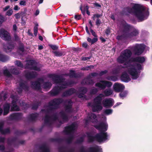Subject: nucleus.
I'll list each match as a JSON object with an SVG mask.
<instances>
[{"instance_id":"f257e3e1","label":"nucleus","mask_w":152,"mask_h":152,"mask_svg":"<svg viewBox=\"0 0 152 152\" xmlns=\"http://www.w3.org/2000/svg\"><path fill=\"white\" fill-rule=\"evenodd\" d=\"M48 77L52 79L53 81L55 83L59 84L61 86H55L51 91L50 93L51 96H56L58 95L61 91L68 86H72V85L75 84L73 80H70L65 81V78L61 75L56 74H50Z\"/></svg>"},{"instance_id":"f03ea898","label":"nucleus","mask_w":152,"mask_h":152,"mask_svg":"<svg viewBox=\"0 0 152 152\" xmlns=\"http://www.w3.org/2000/svg\"><path fill=\"white\" fill-rule=\"evenodd\" d=\"M132 52L129 49H126L122 51L117 59V62L120 64H124V65L129 66L133 62H137L143 63L145 61V58L143 56H138L131 58Z\"/></svg>"},{"instance_id":"7ed1b4c3","label":"nucleus","mask_w":152,"mask_h":152,"mask_svg":"<svg viewBox=\"0 0 152 152\" xmlns=\"http://www.w3.org/2000/svg\"><path fill=\"white\" fill-rule=\"evenodd\" d=\"M145 10L144 7L138 4H135L132 8L127 7L124 8L121 12L122 15H127L128 13H133L137 18L140 22L144 20V12Z\"/></svg>"},{"instance_id":"20e7f679","label":"nucleus","mask_w":152,"mask_h":152,"mask_svg":"<svg viewBox=\"0 0 152 152\" xmlns=\"http://www.w3.org/2000/svg\"><path fill=\"white\" fill-rule=\"evenodd\" d=\"M123 32L126 33L127 38H131L138 36L139 31L132 26L128 24L126 21L122 20L120 24Z\"/></svg>"},{"instance_id":"39448f33","label":"nucleus","mask_w":152,"mask_h":152,"mask_svg":"<svg viewBox=\"0 0 152 152\" xmlns=\"http://www.w3.org/2000/svg\"><path fill=\"white\" fill-rule=\"evenodd\" d=\"M64 100L62 98H56L48 102V108L46 109H42L41 112L44 113L45 115L53 113L55 110L59 108L60 104L63 102Z\"/></svg>"},{"instance_id":"423d86ee","label":"nucleus","mask_w":152,"mask_h":152,"mask_svg":"<svg viewBox=\"0 0 152 152\" xmlns=\"http://www.w3.org/2000/svg\"><path fill=\"white\" fill-rule=\"evenodd\" d=\"M37 62L34 60H29L27 61L24 69H29L37 71H40V68L36 66Z\"/></svg>"},{"instance_id":"0eeeda50","label":"nucleus","mask_w":152,"mask_h":152,"mask_svg":"<svg viewBox=\"0 0 152 152\" xmlns=\"http://www.w3.org/2000/svg\"><path fill=\"white\" fill-rule=\"evenodd\" d=\"M58 119V114L57 112L53 113L50 116L48 114L45 115L44 118V124H50L51 121H56Z\"/></svg>"},{"instance_id":"6e6552de","label":"nucleus","mask_w":152,"mask_h":152,"mask_svg":"<svg viewBox=\"0 0 152 152\" xmlns=\"http://www.w3.org/2000/svg\"><path fill=\"white\" fill-rule=\"evenodd\" d=\"M108 135L107 132H101L96 134V141L101 142L108 139Z\"/></svg>"},{"instance_id":"1a4fd4ad","label":"nucleus","mask_w":152,"mask_h":152,"mask_svg":"<svg viewBox=\"0 0 152 152\" xmlns=\"http://www.w3.org/2000/svg\"><path fill=\"white\" fill-rule=\"evenodd\" d=\"M112 85V83L111 82L106 80H101L100 82L96 83L95 86L99 88L101 90H103L106 87H110Z\"/></svg>"},{"instance_id":"9d476101","label":"nucleus","mask_w":152,"mask_h":152,"mask_svg":"<svg viewBox=\"0 0 152 152\" xmlns=\"http://www.w3.org/2000/svg\"><path fill=\"white\" fill-rule=\"evenodd\" d=\"M134 54L137 55H140L144 51L145 47L142 44H136L132 47Z\"/></svg>"},{"instance_id":"9b49d317","label":"nucleus","mask_w":152,"mask_h":152,"mask_svg":"<svg viewBox=\"0 0 152 152\" xmlns=\"http://www.w3.org/2000/svg\"><path fill=\"white\" fill-rule=\"evenodd\" d=\"M94 127L100 132H105L108 129V124L103 122H101L97 125H94Z\"/></svg>"},{"instance_id":"f8f14e48","label":"nucleus","mask_w":152,"mask_h":152,"mask_svg":"<svg viewBox=\"0 0 152 152\" xmlns=\"http://www.w3.org/2000/svg\"><path fill=\"white\" fill-rule=\"evenodd\" d=\"M0 37L3 40L7 41H9L11 39L10 34L3 28H1L0 30Z\"/></svg>"},{"instance_id":"ddd939ff","label":"nucleus","mask_w":152,"mask_h":152,"mask_svg":"<svg viewBox=\"0 0 152 152\" xmlns=\"http://www.w3.org/2000/svg\"><path fill=\"white\" fill-rule=\"evenodd\" d=\"M65 103H67V104L64 105V108L66 112L68 113H72L73 103L72 101L70 99H67L65 100Z\"/></svg>"},{"instance_id":"4468645a","label":"nucleus","mask_w":152,"mask_h":152,"mask_svg":"<svg viewBox=\"0 0 152 152\" xmlns=\"http://www.w3.org/2000/svg\"><path fill=\"white\" fill-rule=\"evenodd\" d=\"M25 77L28 80H30L36 78L37 75V72L34 71H25Z\"/></svg>"},{"instance_id":"2eb2a0df","label":"nucleus","mask_w":152,"mask_h":152,"mask_svg":"<svg viewBox=\"0 0 152 152\" xmlns=\"http://www.w3.org/2000/svg\"><path fill=\"white\" fill-rule=\"evenodd\" d=\"M128 68V72L129 74L132 77L133 79H136L139 77L137 69L133 66H130Z\"/></svg>"},{"instance_id":"dca6fc26","label":"nucleus","mask_w":152,"mask_h":152,"mask_svg":"<svg viewBox=\"0 0 152 152\" xmlns=\"http://www.w3.org/2000/svg\"><path fill=\"white\" fill-rule=\"evenodd\" d=\"M89 29L92 34L95 37L93 39H91L89 37H88L87 38V41L89 43H91V45H92L96 42L98 41V39L97 38V36L96 32L91 29V27H90Z\"/></svg>"},{"instance_id":"f3484780","label":"nucleus","mask_w":152,"mask_h":152,"mask_svg":"<svg viewBox=\"0 0 152 152\" xmlns=\"http://www.w3.org/2000/svg\"><path fill=\"white\" fill-rule=\"evenodd\" d=\"M19 87L18 88V91L19 94L22 93L23 90L28 91L29 89V87L26 84L23 82H20L19 83Z\"/></svg>"},{"instance_id":"a211bd4d","label":"nucleus","mask_w":152,"mask_h":152,"mask_svg":"<svg viewBox=\"0 0 152 152\" xmlns=\"http://www.w3.org/2000/svg\"><path fill=\"white\" fill-rule=\"evenodd\" d=\"M102 104L103 106L106 108H110L113 105L112 99L111 98L105 99L103 100L102 102Z\"/></svg>"},{"instance_id":"6ab92c4d","label":"nucleus","mask_w":152,"mask_h":152,"mask_svg":"<svg viewBox=\"0 0 152 152\" xmlns=\"http://www.w3.org/2000/svg\"><path fill=\"white\" fill-rule=\"evenodd\" d=\"M75 125L73 123L71 125L66 126L64 127V132H65L66 134H70L71 133L74 131L75 130Z\"/></svg>"},{"instance_id":"aec40b11","label":"nucleus","mask_w":152,"mask_h":152,"mask_svg":"<svg viewBox=\"0 0 152 152\" xmlns=\"http://www.w3.org/2000/svg\"><path fill=\"white\" fill-rule=\"evenodd\" d=\"M113 88L115 92H119L123 91L125 87L124 86L121 84L115 83L113 85Z\"/></svg>"},{"instance_id":"412c9836","label":"nucleus","mask_w":152,"mask_h":152,"mask_svg":"<svg viewBox=\"0 0 152 152\" xmlns=\"http://www.w3.org/2000/svg\"><path fill=\"white\" fill-rule=\"evenodd\" d=\"M77 91L73 88H71L64 92L62 94V97L70 96L76 93Z\"/></svg>"},{"instance_id":"4be33fe9","label":"nucleus","mask_w":152,"mask_h":152,"mask_svg":"<svg viewBox=\"0 0 152 152\" xmlns=\"http://www.w3.org/2000/svg\"><path fill=\"white\" fill-rule=\"evenodd\" d=\"M81 83L82 84L93 85L94 82L91 79V77L88 75L82 80Z\"/></svg>"},{"instance_id":"5701e85b","label":"nucleus","mask_w":152,"mask_h":152,"mask_svg":"<svg viewBox=\"0 0 152 152\" xmlns=\"http://www.w3.org/2000/svg\"><path fill=\"white\" fill-rule=\"evenodd\" d=\"M31 88L37 91H41V84L38 81L32 82L31 85Z\"/></svg>"},{"instance_id":"b1692460","label":"nucleus","mask_w":152,"mask_h":152,"mask_svg":"<svg viewBox=\"0 0 152 152\" xmlns=\"http://www.w3.org/2000/svg\"><path fill=\"white\" fill-rule=\"evenodd\" d=\"M23 114L21 113H13L10 115V118L13 120L19 121L22 118Z\"/></svg>"},{"instance_id":"393cba45","label":"nucleus","mask_w":152,"mask_h":152,"mask_svg":"<svg viewBox=\"0 0 152 152\" xmlns=\"http://www.w3.org/2000/svg\"><path fill=\"white\" fill-rule=\"evenodd\" d=\"M88 150V152H102V149L97 145L89 148Z\"/></svg>"},{"instance_id":"a878e982","label":"nucleus","mask_w":152,"mask_h":152,"mask_svg":"<svg viewBox=\"0 0 152 152\" xmlns=\"http://www.w3.org/2000/svg\"><path fill=\"white\" fill-rule=\"evenodd\" d=\"M69 76L70 78H80L81 77V75L75 72V71L70 70L69 73L66 75Z\"/></svg>"},{"instance_id":"bb28decb","label":"nucleus","mask_w":152,"mask_h":152,"mask_svg":"<svg viewBox=\"0 0 152 152\" xmlns=\"http://www.w3.org/2000/svg\"><path fill=\"white\" fill-rule=\"evenodd\" d=\"M92 110L93 112H96L100 111L102 109V107L101 104H96L94 103L91 105Z\"/></svg>"},{"instance_id":"cd10ccee","label":"nucleus","mask_w":152,"mask_h":152,"mask_svg":"<svg viewBox=\"0 0 152 152\" xmlns=\"http://www.w3.org/2000/svg\"><path fill=\"white\" fill-rule=\"evenodd\" d=\"M104 96V95L103 94H100L94 99V103L96 104H101L102 98Z\"/></svg>"},{"instance_id":"c85d7f7f","label":"nucleus","mask_w":152,"mask_h":152,"mask_svg":"<svg viewBox=\"0 0 152 152\" xmlns=\"http://www.w3.org/2000/svg\"><path fill=\"white\" fill-rule=\"evenodd\" d=\"M3 107L4 110L3 115H6L10 112V105L9 103H6L3 105Z\"/></svg>"},{"instance_id":"c756f323","label":"nucleus","mask_w":152,"mask_h":152,"mask_svg":"<svg viewBox=\"0 0 152 152\" xmlns=\"http://www.w3.org/2000/svg\"><path fill=\"white\" fill-rule=\"evenodd\" d=\"M59 114L60 117L63 120V121H67L69 120L68 116L64 111H61L60 112Z\"/></svg>"},{"instance_id":"7c9ffc66","label":"nucleus","mask_w":152,"mask_h":152,"mask_svg":"<svg viewBox=\"0 0 152 152\" xmlns=\"http://www.w3.org/2000/svg\"><path fill=\"white\" fill-rule=\"evenodd\" d=\"M121 78L123 81L125 82H128L130 80L129 76L126 72H124L122 74Z\"/></svg>"},{"instance_id":"2f4dec72","label":"nucleus","mask_w":152,"mask_h":152,"mask_svg":"<svg viewBox=\"0 0 152 152\" xmlns=\"http://www.w3.org/2000/svg\"><path fill=\"white\" fill-rule=\"evenodd\" d=\"M40 152H50L49 148L45 144H43L39 147Z\"/></svg>"},{"instance_id":"473e14b6","label":"nucleus","mask_w":152,"mask_h":152,"mask_svg":"<svg viewBox=\"0 0 152 152\" xmlns=\"http://www.w3.org/2000/svg\"><path fill=\"white\" fill-rule=\"evenodd\" d=\"M39 115L38 113H32L28 117L29 120L31 121H35L37 119Z\"/></svg>"},{"instance_id":"72a5a7b5","label":"nucleus","mask_w":152,"mask_h":152,"mask_svg":"<svg viewBox=\"0 0 152 152\" xmlns=\"http://www.w3.org/2000/svg\"><path fill=\"white\" fill-rule=\"evenodd\" d=\"M88 119L92 123H96L98 121L96 116L94 113H91L89 116Z\"/></svg>"},{"instance_id":"f704fd0d","label":"nucleus","mask_w":152,"mask_h":152,"mask_svg":"<svg viewBox=\"0 0 152 152\" xmlns=\"http://www.w3.org/2000/svg\"><path fill=\"white\" fill-rule=\"evenodd\" d=\"M14 48V44L12 42H10L8 43V46L6 49V51L7 53H9L11 52L12 50Z\"/></svg>"},{"instance_id":"c9c22d12","label":"nucleus","mask_w":152,"mask_h":152,"mask_svg":"<svg viewBox=\"0 0 152 152\" xmlns=\"http://www.w3.org/2000/svg\"><path fill=\"white\" fill-rule=\"evenodd\" d=\"M88 141L89 142H94L95 140H96V135L94 136L91 135L89 133H87Z\"/></svg>"},{"instance_id":"e433bc0d","label":"nucleus","mask_w":152,"mask_h":152,"mask_svg":"<svg viewBox=\"0 0 152 152\" xmlns=\"http://www.w3.org/2000/svg\"><path fill=\"white\" fill-rule=\"evenodd\" d=\"M131 64L130 65H128L129 66H125L126 67H128L129 66H133L137 70H140L142 69L141 65L139 64L135 63L133 64Z\"/></svg>"},{"instance_id":"4c0bfd02","label":"nucleus","mask_w":152,"mask_h":152,"mask_svg":"<svg viewBox=\"0 0 152 152\" xmlns=\"http://www.w3.org/2000/svg\"><path fill=\"white\" fill-rule=\"evenodd\" d=\"M41 104V102H37L33 103L32 105L31 109L33 110H36Z\"/></svg>"},{"instance_id":"58836bf2","label":"nucleus","mask_w":152,"mask_h":152,"mask_svg":"<svg viewBox=\"0 0 152 152\" xmlns=\"http://www.w3.org/2000/svg\"><path fill=\"white\" fill-rule=\"evenodd\" d=\"M49 141L51 142H56L58 143H61L64 141V139L59 138H51L50 139Z\"/></svg>"},{"instance_id":"ea45409f","label":"nucleus","mask_w":152,"mask_h":152,"mask_svg":"<svg viewBox=\"0 0 152 152\" xmlns=\"http://www.w3.org/2000/svg\"><path fill=\"white\" fill-rule=\"evenodd\" d=\"M9 60V57L8 56L0 54V61L3 62H5Z\"/></svg>"},{"instance_id":"a19ab883","label":"nucleus","mask_w":152,"mask_h":152,"mask_svg":"<svg viewBox=\"0 0 152 152\" xmlns=\"http://www.w3.org/2000/svg\"><path fill=\"white\" fill-rule=\"evenodd\" d=\"M20 110L19 107L17 104H13L12 105L11 107L10 111H18Z\"/></svg>"},{"instance_id":"79ce46f5","label":"nucleus","mask_w":152,"mask_h":152,"mask_svg":"<svg viewBox=\"0 0 152 152\" xmlns=\"http://www.w3.org/2000/svg\"><path fill=\"white\" fill-rule=\"evenodd\" d=\"M52 52L55 56L57 57H60L65 55L64 52L63 51H53Z\"/></svg>"},{"instance_id":"37998d69","label":"nucleus","mask_w":152,"mask_h":152,"mask_svg":"<svg viewBox=\"0 0 152 152\" xmlns=\"http://www.w3.org/2000/svg\"><path fill=\"white\" fill-rule=\"evenodd\" d=\"M52 86V84L49 82H45L43 85V88L45 89L50 88Z\"/></svg>"},{"instance_id":"c03bdc74","label":"nucleus","mask_w":152,"mask_h":152,"mask_svg":"<svg viewBox=\"0 0 152 152\" xmlns=\"http://www.w3.org/2000/svg\"><path fill=\"white\" fill-rule=\"evenodd\" d=\"M103 93L104 94V96H108L112 94L113 91L110 89H106L104 91Z\"/></svg>"},{"instance_id":"a18cd8bd","label":"nucleus","mask_w":152,"mask_h":152,"mask_svg":"<svg viewBox=\"0 0 152 152\" xmlns=\"http://www.w3.org/2000/svg\"><path fill=\"white\" fill-rule=\"evenodd\" d=\"M26 133V131L24 130H17L15 132V134L18 136L21 135Z\"/></svg>"},{"instance_id":"49530a36","label":"nucleus","mask_w":152,"mask_h":152,"mask_svg":"<svg viewBox=\"0 0 152 152\" xmlns=\"http://www.w3.org/2000/svg\"><path fill=\"white\" fill-rule=\"evenodd\" d=\"M74 138L73 136V135H71L66 139L65 141L67 143L70 144L72 143Z\"/></svg>"},{"instance_id":"de8ad7c7","label":"nucleus","mask_w":152,"mask_h":152,"mask_svg":"<svg viewBox=\"0 0 152 152\" xmlns=\"http://www.w3.org/2000/svg\"><path fill=\"white\" fill-rule=\"evenodd\" d=\"M18 49L19 51H21L22 52H23L25 50L23 44L22 42L20 43L19 44Z\"/></svg>"},{"instance_id":"09e8293b","label":"nucleus","mask_w":152,"mask_h":152,"mask_svg":"<svg viewBox=\"0 0 152 152\" xmlns=\"http://www.w3.org/2000/svg\"><path fill=\"white\" fill-rule=\"evenodd\" d=\"M10 129L9 128H7L4 129H2L1 131V133L4 135L10 133Z\"/></svg>"},{"instance_id":"8fccbe9b","label":"nucleus","mask_w":152,"mask_h":152,"mask_svg":"<svg viewBox=\"0 0 152 152\" xmlns=\"http://www.w3.org/2000/svg\"><path fill=\"white\" fill-rule=\"evenodd\" d=\"M107 79L109 80L116 81L117 80V78L116 76H108L107 77Z\"/></svg>"},{"instance_id":"3c124183","label":"nucleus","mask_w":152,"mask_h":152,"mask_svg":"<svg viewBox=\"0 0 152 152\" xmlns=\"http://www.w3.org/2000/svg\"><path fill=\"white\" fill-rule=\"evenodd\" d=\"M123 34L121 36H118L117 37V39L118 40H122L123 39H127L126 33L125 32H123Z\"/></svg>"},{"instance_id":"603ef678","label":"nucleus","mask_w":152,"mask_h":152,"mask_svg":"<svg viewBox=\"0 0 152 152\" xmlns=\"http://www.w3.org/2000/svg\"><path fill=\"white\" fill-rule=\"evenodd\" d=\"M80 92L85 95L88 91V89L86 87H81L79 90Z\"/></svg>"},{"instance_id":"864d4df0","label":"nucleus","mask_w":152,"mask_h":152,"mask_svg":"<svg viewBox=\"0 0 152 152\" xmlns=\"http://www.w3.org/2000/svg\"><path fill=\"white\" fill-rule=\"evenodd\" d=\"M127 92L126 91H121L119 94V95L121 98L123 99L125 97L127 96Z\"/></svg>"},{"instance_id":"5fc2aeb1","label":"nucleus","mask_w":152,"mask_h":152,"mask_svg":"<svg viewBox=\"0 0 152 152\" xmlns=\"http://www.w3.org/2000/svg\"><path fill=\"white\" fill-rule=\"evenodd\" d=\"M113 112V110L111 109H105L104 112V113L106 115H110Z\"/></svg>"},{"instance_id":"6e6d98bb","label":"nucleus","mask_w":152,"mask_h":152,"mask_svg":"<svg viewBox=\"0 0 152 152\" xmlns=\"http://www.w3.org/2000/svg\"><path fill=\"white\" fill-rule=\"evenodd\" d=\"M84 139V137H81L77 139L75 141V143L76 144H81L83 142Z\"/></svg>"},{"instance_id":"4d7b16f0","label":"nucleus","mask_w":152,"mask_h":152,"mask_svg":"<svg viewBox=\"0 0 152 152\" xmlns=\"http://www.w3.org/2000/svg\"><path fill=\"white\" fill-rule=\"evenodd\" d=\"M17 140V138L16 137H14L11 139H8L7 140V143L9 145H11L12 143L15 142Z\"/></svg>"},{"instance_id":"13d9d810","label":"nucleus","mask_w":152,"mask_h":152,"mask_svg":"<svg viewBox=\"0 0 152 152\" xmlns=\"http://www.w3.org/2000/svg\"><path fill=\"white\" fill-rule=\"evenodd\" d=\"M98 90L97 88H94L91 89L90 91V94L91 95H95L98 92Z\"/></svg>"},{"instance_id":"bf43d9fd","label":"nucleus","mask_w":152,"mask_h":152,"mask_svg":"<svg viewBox=\"0 0 152 152\" xmlns=\"http://www.w3.org/2000/svg\"><path fill=\"white\" fill-rule=\"evenodd\" d=\"M10 72L13 74L17 75L19 74L18 70L16 68L11 69Z\"/></svg>"},{"instance_id":"052dcab7","label":"nucleus","mask_w":152,"mask_h":152,"mask_svg":"<svg viewBox=\"0 0 152 152\" xmlns=\"http://www.w3.org/2000/svg\"><path fill=\"white\" fill-rule=\"evenodd\" d=\"M3 73L5 76L9 77H10L12 76L11 74L7 69L4 70Z\"/></svg>"},{"instance_id":"680f3d73","label":"nucleus","mask_w":152,"mask_h":152,"mask_svg":"<svg viewBox=\"0 0 152 152\" xmlns=\"http://www.w3.org/2000/svg\"><path fill=\"white\" fill-rule=\"evenodd\" d=\"M15 64L17 66L20 68H23V64L20 60H17L15 61Z\"/></svg>"},{"instance_id":"e2e57ef3","label":"nucleus","mask_w":152,"mask_h":152,"mask_svg":"<svg viewBox=\"0 0 152 152\" xmlns=\"http://www.w3.org/2000/svg\"><path fill=\"white\" fill-rule=\"evenodd\" d=\"M38 24H36L34 28V34L35 36L37 35L38 32Z\"/></svg>"},{"instance_id":"0e129e2a","label":"nucleus","mask_w":152,"mask_h":152,"mask_svg":"<svg viewBox=\"0 0 152 152\" xmlns=\"http://www.w3.org/2000/svg\"><path fill=\"white\" fill-rule=\"evenodd\" d=\"M49 46L53 50H56L58 48V47L55 45L50 44L49 45Z\"/></svg>"},{"instance_id":"69168bd1","label":"nucleus","mask_w":152,"mask_h":152,"mask_svg":"<svg viewBox=\"0 0 152 152\" xmlns=\"http://www.w3.org/2000/svg\"><path fill=\"white\" fill-rule=\"evenodd\" d=\"M94 68V66H88L86 67H84L81 68V70H88L89 69L93 68Z\"/></svg>"},{"instance_id":"338daca9","label":"nucleus","mask_w":152,"mask_h":152,"mask_svg":"<svg viewBox=\"0 0 152 152\" xmlns=\"http://www.w3.org/2000/svg\"><path fill=\"white\" fill-rule=\"evenodd\" d=\"M99 75V73L96 72H93L90 73L89 74V76L91 77H96Z\"/></svg>"},{"instance_id":"774afa93","label":"nucleus","mask_w":152,"mask_h":152,"mask_svg":"<svg viewBox=\"0 0 152 152\" xmlns=\"http://www.w3.org/2000/svg\"><path fill=\"white\" fill-rule=\"evenodd\" d=\"M4 17L2 15L0 14V26L4 21Z\"/></svg>"}]
</instances>
